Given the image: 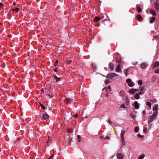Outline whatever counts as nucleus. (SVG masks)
I'll use <instances>...</instances> for the list:
<instances>
[{
  "label": "nucleus",
  "mask_w": 159,
  "mask_h": 159,
  "mask_svg": "<svg viewBox=\"0 0 159 159\" xmlns=\"http://www.w3.org/2000/svg\"><path fill=\"white\" fill-rule=\"evenodd\" d=\"M16 3H15V2L14 3H13V4L14 5H16Z\"/></svg>",
  "instance_id": "obj_59"
},
{
  "label": "nucleus",
  "mask_w": 159,
  "mask_h": 159,
  "mask_svg": "<svg viewBox=\"0 0 159 159\" xmlns=\"http://www.w3.org/2000/svg\"><path fill=\"white\" fill-rule=\"evenodd\" d=\"M136 17L137 20H138L139 21H141L142 20V18L141 15L139 14H138L137 16Z\"/></svg>",
  "instance_id": "obj_14"
},
{
  "label": "nucleus",
  "mask_w": 159,
  "mask_h": 159,
  "mask_svg": "<svg viewBox=\"0 0 159 159\" xmlns=\"http://www.w3.org/2000/svg\"><path fill=\"white\" fill-rule=\"evenodd\" d=\"M68 132L69 133H71L72 132V130L69 129H68Z\"/></svg>",
  "instance_id": "obj_53"
},
{
  "label": "nucleus",
  "mask_w": 159,
  "mask_h": 159,
  "mask_svg": "<svg viewBox=\"0 0 159 159\" xmlns=\"http://www.w3.org/2000/svg\"><path fill=\"white\" fill-rule=\"evenodd\" d=\"M19 10V8H15V9H11V10L12 11H16L17 12Z\"/></svg>",
  "instance_id": "obj_34"
},
{
  "label": "nucleus",
  "mask_w": 159,
  "mask_h": 159,
  "mask_svg": "<svg viewBox=\"0 0 159 159\" xmlns=\"http://www.w3.org/2000/svg\"><path fill=\"white\" fill-rule=\"evenodd\" d=\"M116 72H120L121 71L120 64H119L117 66V67L116 69Z\"/></svg>",
  "instance_id": "obj_5"
},
{
  "label": "nucleus",
  "mask_w": 159,
  "mask_h": 159,
  "mask_svg": "<svg viewBox=\"0 0 159 159\" xmlns=\"http://www.w3.org/2000/svg\"><path fill=\"white\" fill-rule=\"evenodd\" d=\"M101 18L99 17L96 16L94 18V20L95 22H98V21L100 20Z\"/></svg>",
  "instance_id": "obj_17"
},
{
  "label": "nucleus",
  "mask_w": 159,
  "mask_h": 159,
  "mask_svg": "<svg viewBox=\"0 0 159 159\" xmlns=\"http://www.w3.org/2000/svg\"><path fill=\"white\" fill-rule=\"evenodd\" d=\"M154 5L156 9L159 11V3L157 2H155L154 3Z\"/></svg>",
  "instance_id": "obj_6"
},
{
  "label": "nucleus",
  "mask_w": 159,
  "mask_h": 159,
  "mask_svg": "<svg viewBox=\"0 0 159 159\" xmlns=\"http://www.w3.org/2000/svg\"><path fill=\"white\" fill-rule=\"evenodd\" d=\"M145 156L143 154L139 156L138 159H143L144 157Z\"/></svg>",
  "instance_id": "obj_29"
},
{
  "label": "nucleus",
  "mask_w": 159,
  "mask_h": 159,
  "mask_svg": "<svg viewBox=\"0 0 159 159\" xmlns=\"http://www.w3.org/2000/svg\"><path fill=\"white\" fill-rule=\"evenodd\" d=\"M150 13L153 16H156L157 15L155 11L152 10H150Z\"/></svg>",
  "instance_id": "obj_18"
},
{
  "label": "nucleus",
  "mask_w": 159,
  "mask_h": 159,
  "mask_svg": "<svg viewBox=\"0 0 159 159\" xmlns=\"http://www.w3.org/2000/svg\"><path fill=\"white\" fill-rule=\"evenodd\" d=\"M40 106H41V107L42 109H45V107L44 105H43L42 104H40Z\"/></svg>",
  "instance_id": "obj_37"
},
{
  "label": "nucleus",
  "mask_w": 159,
  "mask_h": 159,
  "mask_svg": "<svg viewBox=\"0 0 159 159\" xmlns=\"http://www.w3.org/2000/svg\"><path fill=\"white\" fill-rule=\"evenodd\" d=\"M146 104H147V105H148V106L150 108H151V106L152 105L151 103L150 102H147Z\"/></svg>",
  "instance_id": "obj_30"
},
{
  "label": "nucleus",
  "mask_w": 159,
  "mask_h": 159,
  "mask_svg": "<svg viewBox=\"0 0 159 159\" xmlns=\"http://www.w3.org/2000/svg\"><path fill=\"white\" fill-rule=\"evenodd\" d=\"M136 8L137 11L139 13L141 11V8L139 6H136Z\"/></svg>",
  "instance_id": "obj_21"
},
{
  "label": "nucleus",
  "mask_w": 159,
  "mask_h": 159,
  "mask_svg": "<svg viewBox=\"0 0 159 159\" xmlns=\"http://www.w3.org/2000/svg\"><path fill=\"white\" fill-rule=\"evenodd\" d=\"M134 107L136 109H137L139 108V106L137 101H135L134 103Z\"/></svg>",
  "instance_id": "obj_9"
},
{
  "label": "nucleus",
  "mask_w": 159,
  "mask_h": 159,
  "mask_svg": "<svg viewBox=\"0 0 159 159\" xmlns=\"http://www.w3.org/2000/svg\"><path fill=\"white\" fill-rule=\"evenodd\" d=\"M92 66L93 68V69L95 70H96V66L94 63L92 64Z\"/></svg>",
  "instance_id": "obj_27"
},
{
  "label": "nucleus",
  "mask_w": 159,
  "mask_h": 159,
  "mask_svg": "<svg viewBox=\"0 0 159 159\" xmlns=\"http://www.w3.org/2000/svg\"><path fill=\"white\" fill-rule=\"evenodd\" d=\"M159 66V62L156 61L155 62L153 65V68H155L157 67H158Z\"/></svg>",
  "instance_id": "obj_13"
},
{
  "label": "nucleus",
  "mask_w": 159,
  "mask_h": 159,
  "mask_svg": "<svg viewBox=\"0 0 159 159\" xmlns=\"http://www.w3.org/2000/svg\"><path fill=\"white\" fill-rule=\"evenodd\" d=\"M158 113L157 111H156L149 118L148 122L150 123L152 122L156 117Z\"/></svg>",
  "instance_id": "obj_1"
},
{
  "label": "nucleus",
  "mask_w": 159,
  "mask_h": 159,
  "mask_svg": "<svg viewBox=\"0 0 159 159\" xmlns=\"http://www.w3.org/2000/svg\"><path fill=\"white\" fill-rule=\"evenodd\" d=\"M136 91H138V89H132L130 90V92L132 94H133Z\"/></svg>",
  "instance_id": "obj_12"
},
{
  "label": "nucleus",
  "mask_w": 159,
  "mask_h": 159,
  "mask_svg": "<svg viewBox=\"0 0 159 159\" xmlns=\"http://www.w3.org/2000/svg\"><path fill=\"white\" fill-rule=\"evenodd\" d=\"M114 65L111 62H110L109 63V67L111 70H114L113 67Z\"/></svg>",
  "instance_id": "obj_10"
},
{
  "label": "nucleus",
  "mask_w": 159,
  "mask_h": 159,
  "mask_svg": "<svg viewBox=\"0 0 159 159\" xmlns=\"http://www.w3.org/2000/svg\"><path fill=\"white\" fill-rule=\"evenodd\" d=\"M129 70V69L128 68H127L125 70L124 72H125V75L126 76H127V75L128 74V71Z\"/></svg>",
  "instance_id": "obj_25"
},
{
  "label": "nucleus",
  "mask_w": 159,
  "mask_h": 159,
  "mask_svg": "<svg viewBox=\"0 0 159 159\" xmlns=\"http://www.w3.org/2000/svg\"><path fill=\"white\" fill-rule=\"evenodd\" d=\"M67 62L68 64H70L71 63V60H68L67 61Z\"/></svg>",
  "instance_id": "obj_50"
},
{
  "label": "nucleus",
  "mask_w": 159,
  "mask_h": 159,
  "mask_svg": "<svg viewBox=\"0 0 159 159\" xmlns=\"http://www.w3.org/2000/svg\"><path fill=\"white\" fill-rule=\"evenodd\" d=\"M110 139V138L109 136H106L105 138V139L109 140Z\"/></svg>",
  "instance_id": "obj_47"
},
{
  "label": "nucleus",
  "mask_w": 159,
  "mask_h": 159,
  "mask_svg": "<svg viewBox=\"0 0 159 159\" xmlns=\"http://www.w3.org/2000/svg\"><path fill=\"white\" fill-rule=\"evenodd\" d=\"M71 100L69 98H67L65 100V102L67 103H70V102L71 101Z\"/></svg>",
  "instance_id": "obj_31"
},
{
  "label": "nucleus",
  "mask_w": 159,
  "mask_h": 159,
  "mask_svg": "<svg viewBox=\"0 0 159 159\" xmlns=\"http://www.w3.org/2000/svg\"><path fill=\"white\" fill-rule=\"evenodd\" d=\"M106 20H104L103 21V22L104 23V21Z\"/></svg>",
  "instance_id": "obj_60"
},
{
  "label": "nucleus",
  "mask_w": 159,
  "mask_h": 159,
  "mask_svg": "<svg viewBox=\"0 0 159 159\" xmlns=\"http://www.w3.org/2000/svg\"><path fill=\"white\" fill-rule=\"evenodd\" d=\"M73 116L75 118H77V115L76 114L75 115Z\"/></svg>",
  "instance_id": "obj_56"
},
{
  "label": "nucleus",
  "mask_w": 159,
  "mask_h": 159,
  "mask_svg": "<svg viewBox=\"0 0 159 159\" xmlns=\"http://www.w3.org/2000/svg\"><path fill=\"white\" fill-rule=\"evenodd\" d=\"M47 95H48V97H49L50 98H52V96L50 94H47Z\"/></svg>",
  "instance_id": "obj_51"
},
{
  "label": "nucleus",
  "mask_w": 159,
  "mask_h": 159,
  "mask_svg": "<svg viewBox=\"0 0 159 159\" xmlns=\"http://www.w3.org/2000/svg\"><path fill=\"white\" fill-rule=\"evenodd\" d=\"M120 95L121 96H125V93L122 90L120 91Z\"/></svg>",
  "instance_id": "obj_24"
},
{
  "label": "nucleus",
  "mask_w": 159,
  "mask_h": 159,
  "mask_svg": "<svg viewBox=\"0 0 159 159\" xmlns=\"http://www.w3.org/2000/svg\"><path fill=\"white\" fill-rule=\"evenodd\" d=\"M126 82L128 84L129 86L132 87L134 85V83L130 79H128L126 80Z\"/></svg>",
  "instance_id": "obj_3"
},
{
  "label": "nucleus",
  "mask_w": 159,
  "mask_h": 159,
  "mask_svg": "<svg viewBox=\"0 0 159 159\" xmlns=\"http://www.w3.org/2000/svg\"><path fill=\"white\" fill-rule=\"evenodd\" d=\"M49 139H48V141H47L46 142L47 143H48L49 142Z\"/></svg>",
  "instance_id": "obj_58"
},
{
  "label": "nucleus",
  "mask_w": 159,
  "mask_h": 159,
  "mask_svg": "<svg viewBox=\"0 0 159 159\" xmlns=\"http://www.w3.org/2000/svg\"><path fill=\"white\" fill-rule=\"evenodd\" d=\"M109 82H110V81L108 79H106L105 81V82L106 84H108V83H109Z\"/></svg>",
  "instance_id": "obj_39"
},
{
  "label": "nucleus",
  "mask_w": 159,
  "mask_h": 159,
  "mask_svg": "<svg viewBox=\"0 0 159 159\" xmlns=\"http://www.w3.org/2000/svg\"><path fill=\"white\" fill-rule=\"evenodd\" d=\"M106 77L110 79H112L113 77V73H110L108 74L107 75Z\"/></svg>",
  "instance_id": "obj_11"
},
{
  "label": "nucleus",
  "mask_w": 159,
  "mask_h": 159,
  "mask_svg": "<svg viewBox=\"0 0 159 159\" xmlns=\"http://www.w3.org/2000/svg\"><path fill=\"white\" fill-rule=\"evenodd\" d=\"M130 115L131 118H132L134 119H135V115H133L131 114Z\"/></svg>",
  "instance_id": "obj_35"
},
{
  "label": "nucleus",
  "mask_w": 159,
  "mask_h": 159,
  "mask_svg": "<svg viewBox=\"0 0 159 159\" xmlns=\"http://www.w3.org/2000/svg\"><path fill=\"white\" fill-rule=\"evenodd\" d=\"M3 6V4L1 2H0V7H2Z\"/></svg>",
  "instance_id": "obj_52"
},
{
  "label": "nucleus",
  "mask_w": 159,
  "mask_h": 159,
  "mask_svg": "<svg viewBox=\"0 0 159 159\" xmlns=\"http://www.w3.org/2000/svg\"><path fill=\"white\" fill-rule=\"evenodd\" d=\"M117 157L118 159H123V157L122 154L120 153H117L116 154Z\"/></svg>",
  "instance_id": "obj_8"
},
{
  "label": "nucleus",
  "mask_w": 159,
  "mask_h": 159,
  "mask_svg": "<svg viewBox=\"0 0 159 159\" xmlns=\"http://www.w3.org/2000/svg\"><path fill=\"white\" fill-rule=\"evenodd\" d=\"M57 68H56L54 70L55 72H57Z\"/></svg>",
  "instance_id": "obj_55"
},
{
  "label": "nucleus",
  "mask_w": 159,
  "mask_h": 159,
  "mask_svg": "<svg viewBox=\"0 0 159 159\" xmlns=\"http://www.w3.org/2000/svg\"><path fill=\"white\" fill-rule=\"evenodd\" d=\"M25 122H24L22 123V124L23 125H25Z\"/></svg>",
  "instance_id": "obj_57"
},
{
  "label": "nucleus",
  "mask_w": 159,
  "mask_h": 159,
  "mask_svg": "<svg viewBox=\"0 0 159 159\" xmlns=\"http://www.w3.org/2000/svg\"><path fill=\"white\" fill-rule=\"evenodd\" d=\"M107 121L110 125H111L112 122L111 121L110 119H109L108 120H107Z\"/></svg>",
  "instance_id": "obj_40"
},
{
  "label": "nucleus",
  "mask_w": 159,
  "mask_h": 159,
  "mask_svg": "<svg viewBox=\"0 0 159 159\" xmlns=\"http://www.w3.org/2000/svg\"><path fill=\"white\" fill-rule=\"evenodd\" d=\"M125 104H122L120 105V108H125Z\"/></svg>",
  "instance_id": "obj_38"
},
{
  "label": "nucleus",
  "mask_w": 159,
  "mask_h": 159,
  "mask_svg": "<svg viewBox=\"0 0 159 159\" xmlns=\"http://www.w3.org/2000/svg\"><path fill=\"white\" fill-rule=\"evenodd\" d=\"M159 138V135H158L157 136Z\"/></svg>",
  "instance_id": "obj_61"
},
{
  "label": "nucleus",
  "mask_w": 159,
  "mask_h": 159,
  "mask_svg": "<svg viewBox=\"0 0 159 159\" xmlns=\"http://www.w3.org/2000/svg\"><path fill=\"white\" fill-rule=\"evenodd\" d=\"M139 91V93H140V95H142L146 91V89L143 86H140L138 89V91Z\"/></svg>",
  "instance_id": "obj_2"
},
{
  "label": "nucleus",
  "mask_w": 159,
  "mask_h": 159,
  "mask_svg": "<svg viewBox=\"0 0 159 159\" xmlns=\"http://www.w3.org/2000/svg\"><path fill=\"white\" fill-rule=\"evenodd\" d=\"M147 128H144V129H143V132L144 133L146 132H147Z\"/></svg>",
  "instance_id": "obj_46"
},
{
  "label": "nucleus",
  "mask_w": 159,
  "mask_h": 159,
  "mask_svg": "<svg viewBox=\"0 0 159 159\" xmlns=\"http://www.w3.org/2000/svg\"><path fill=\"white\" fill-rule=\"evenodd\" d=\"M49 118V116L46 112H44L42 118L43 120H46Z\"/></svg>",
  "instance_id": "obj_4"
},
{
  "label": "nucleus",
  "mask_w": 159,
  "mask_h": 159,
  "mask_svg": "<svg viewBox=\"0 0 159 159\" xmlns=\"http://www.w3.org/2000/svg\"><path fill=\"white\" fill-rule=\"evenodd\" d=\"M58 60H57L56 61L54 64V66H56L57 65V64L58 63Z\"/></svg>",
  "instance_id": "obj_41"
},
{
  "label": "nucleus",
  "mask_w": 159,
  "mask_h": 159,
  "mask_svg": "<svg viewBox=\"0 0 159 159\" xmlns=\"http://www.w3.org/2000/svg\"><path fill=\"white\" fill-rule=\"evenodd\" d=\"M113 77H114L115 76H117L118 75L116 73H113Z\"/></svg>",
  "instance_id": "obj_48"
},
{
  "label": "nucleus",
  "mask_w": 159,
  "mask_h": 159,
  "mask_svg": "<svg viewBox=\"0 0 159 159\" xmlns=\"http://www.w3.org/2000/svg\"><path fill=\"white\" fill-rule=\"evenodd\" d=\"M108 96V92H107L105 95V97H106L107 98Z\"/></svg>",
  "instance_id": "obj_54"
},
{
  "label": "nucleus",
  "mask_w": 159,
  "mask_h": 159,
  "mask_svg": "<svg viewBox=\"0 0 159 159\" xmlns=\"http://www.w3.org/2000/svg\"><path fill=\"white\" fill-rule=\"evenodd\" d=\"M156 80V77L155 76H152L151 79V81L152 82H154Z\"/></svg>",
  "instance_id": "obj_28"
},
{
  "label": "nucleus",
  "mask_w": 159,
  "mask_h": 159,
  "mask_svg": "<svg viewBox=\"0 0 159 159\" xmlns=\"http://www.w3.org/2000/svg\"><path fill=\"white\" fill-rule=\"evenodd\" d=\"M78 139L79 142H80L81 140V137L80 135H78Z\"/></svg>",
  "instance_id": "obj_42"
},
{
  "label": "nucleus",
  "mask_w": 159,
  "mask_h": 159,
  "mask_svg": "<svg viewBox=\"0 0 159 159\" xmlns=\"http://www.w3.org/2000/svg\"><path fill=\"white\" fill-rule=\"evenodd\" d=\"M155 73L156 74H159V69L156 70L155 71Z\"/></svg>",
  "instance_id": "obj_43"
},
{
  "label": "nucleus",
  "mask_w": 159,
  "mask_h": 159,
  "mask_svg": "<svg viewBox=\"0 0 159 159\" xmlns=\"http://www.w3.org/2000/svg\"><path fill=\"white\" fill-rule=\"evenodd\" d=\"M158 83H159V81H158Z\"/></svg>",
  "instance_id": "obj_62"
},
{
  "label": "nucleus",
  "mask_w": 159,
  "mask_h": 159,
  "mask_svg": "<svg viewBox=\"0 0 159 159\" xmlns=\"http://www.w3.org/2000/svg\"><path fill=\"white\" fill-rule=\"evenodd\" d=\"M54 78L56 80V82H57L60 80V78L58 77L57 76L55 75L54 76Z\"/></svg>",
  "instance_id": "obj_23"
},
{
  "label": "nucleus",
  "mask_w": 159,
  "mask_h": 159,
  "mask_svg": "<svg viewBox=\"0 0 159 159\" xmlns=\"http://www.w3.org/2000/svg\"><path fill=\"white\" fill-rule=\"evenodd\" d=\"M54 156V154H52L51 155V156L49 157V159H51Z\"/></svg>",
  "instance_id": "obj_49"
},
{
  "label": "nucleus",
  "mask_w": 159,
  "mask_h": 159,
  "mask_svg": "<svg viewBox=\"0 0 159 159\" xmlns=\"http://www.w3.org/2000/svg\"><path fill=\"white\" fill-rule=\"evenodd\" d=\"M125 102H126V104L127 105H128L129 104V99H128V97H127V98H125Z\"/></svg>",
  "instance_id": "obj_32"
},
{
  "label": "nucleus",
  "mask_w": 159,
  "mask_h": 159,
  "mask_svg": "<svg viewBox=\"0 0 159 159\" xmlns=\"http://www.w3.org/2000/svg\"><path fill=\"white\" fill-rule=\"evenodd\" d=\"M139 128L138 127H136L134 128V131L135 132L137 133L139 131Z\"/></svg>",
  "instance_id": "obj_33"
},
{
  "label": "nucleus",
  "mask_w": 159,
  "mask_h": 159,
  "mask_svg": "<svg viewBox=\"0 0 159 159\" xmlns=\"http://www.w3.org/2000/svg\"><path fill=\"white\" fill-rule=\"evenodd\" d=\"M122 144L125 146L126 144V142L124 138H120Z\"/></svg>",
  "instance_id": "obj_19"
},
{
  "label": "nucleus",
  "mask_w": 159,
  "mask_h": 159,
  "mask_svg": "<svg viewBox=\"0 0 159 159\" xmlns=\"http://www.w3.org/2000/svg\"><path fill=\"white\" fill-rule=\"evenodd\" d=\"M125 133V131L124 130L121 131V133L120 138H124V135Z\"/></svg>",
  "instance_id": "obj_26"
},
{
  "label": "nucleus",
  "mask_w": 159,
  "mask_h": 159,
  "mask_svg": "<svg viewBox=\"0 0 159 159\" xmlns=\"http://www.w3.org/2000/svg\"><path fill=\"white\" fill-rule=\"evenodd\" d=\"M158 105L156 104L155 105L154 107L153 108V109H152L153 111H155V112L156 111H157V110L158 109Z\"/></svg>",
  "instance_id": "obj_16"
},
{
  "label": "nucleus",
  "mask_w": 159,
  "mask_h": 159,
  "mask_svg": "<svg viewBox=\"0 0 159 159\" xmlns=\"http://www.w3.org/2000/svg\"><path fill=\"white\" fill-rule=\"evenodd\" d=\"M116 61L117 63H119V64H120L121 62V60L120 58H116Z\"/></svg>",
  "instance_id": "obj_22"
},
{
  "label": "nucleus",
  "mask_w": 159,
  "mask_h": 159,
  "mask_svg": "<svg viewBox=\"0 0 159 159\" xmlns=\"http://www.w3.org/2000/svg\"><path fill=\"white\" fill-rule=\"evenodd\" d=\"M137 135L139 137H141V138H143V136L140 134H138Z\"/></svg>",
  "instance_id": "obj_45"
},
{
  "label": "nucleus",
  "mask_w": 159,
  "mask_h": 159,
  "mask_svg": "<svg viewBox=\"0 0 159 159\" xmlns=\"http://www.w3.org/2000/svg\"><path fill=\"white\" fill-rule=\"evenodd\" d=\"M138 83L139 84L142 85V84L143 82L141 80H140L138 81Z\"/></svg>",
  "instance_id": "obj_36"
},
{
  "label": "nucleus",
  "mask_w": 159,
  "mask_h": 159,
  "mask_svg": "<svg viewBox=\"0 0 159 159\" xmlns=\"http://www.w3.org/2000/svg\"><path fill=\"white\" fill-rule=\"evenodd\" d=\"M107 89H109V91H110L111 90V86L110 85H108L107 88Z\"/></svg>",
  "instance_id": "obj_44"
},
{
  "label": "nucleus",
  "mask_w": 159,
  "mask_h": 159,
  "mask_svg": "<svg viewBox=\"0 0 159 159\" xmlns=\"http://www.w3.org/2000/svg\"><path fill=\"white\" fill-rule=\"evenodd\" d=\"M148 64L146 62L142 63L140 65V67L142 69H145L147 66Z\"/></svg>",
  "instance_id": "obj_7"
},
{
  "label": "nucleus",
  "mask_w": 159,
  "mask_h": 159,
  "mask_svg": "<svg viewBox=\"0 0 159 159\" xmlns=\"http://www.w3.org/2000/svg\"><path fill=\"white\" fill-rule=\"evenodd\" d=\"M140 93H139V92L136 94L134 96V98L136 99H138L140 98Z\"/></svg>",
  "instance_id": "obj_15"
},
{
  "label": "nucleus",
  "mask_w": 159,
  "mask_h": 159,
  "mask_svg": "<svg viewBox=\"0 0 159 159\" xmlns=\"http://www.w3.org/2000/svg\"><path fill=\"white\" fill-rule=\"evenodd\" d=\"M155 18L154 17H152L150 18V23H153L154 21L155 20Z\"/></svg>",
  "instance_id": "obj_20"
}]
</instances>
